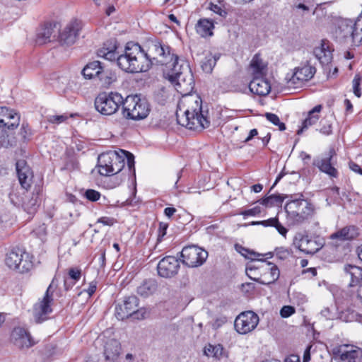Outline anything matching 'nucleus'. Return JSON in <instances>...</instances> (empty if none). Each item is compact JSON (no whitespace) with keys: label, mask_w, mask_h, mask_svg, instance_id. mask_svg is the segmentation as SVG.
Instances as JSON below:
<instances>
[{"label":"nucleus","mask_w":362,"mask_h":362,"mask_svg":"<svg viewBox=\"0 0 362 362\" xmlns=\"http://www.w3.org/2000/svg\"><path fill=\"white\" fill-rule=\"evenodd\" d=\"M124 98L117 92L101 93L95 99V110L103 115L110 116L123 106Z\"/></svg>","instance_id":"nucleus-8"},{"label":"nucleus","mask_w":362,"mask_h":362,"mask_svg":"<svg viewBox=\"0 0 362 362\" xmlns=\"http://www.w3.org/2000/svg\"><path fill=\"white\" fill-rule=\"evenodd\" d=\"M247 276L262 284L274 283L279 277L278 267L270 262L260 260L252 262L246 267Z\"/></svg>","instance_id":"nucleus-5"},{"label":"nucleus","mask_w":362,"mask_h":362,"mask_svg":"<svg viewBox=\"0 0 362 362\" xmlns=\"http://www.w3.org/2000/svg\"><path fill=\"white\" fill-rule=\"evenodd\" d=\"M322 110V105H318L309 111L308 117L303 122L302 127L298 130L297 134H300L304 130L309 127L315 124L319 119V113Z\"/></svg>","instance_id":"nucleus-31"},{"label":"nucleus","mask_w":362,"mask_h":362,"mask_svg":"<svg viewBox=\"0 0 362 362\" xmlns=\"http://www.w3.org/2000/svg\"><path fill=\"white\" fill-rule=\"evenodd\" d=\"M358 235V228L354 226L344 227L339 230L332 233L331 239H337L340 241L351 240Z\"/></svg>","instance_id":"nucleus-27"},{"label":"nucleus","mask_w":362,"mask_h":362,"mask_svg":"<svg viewBox=\"0 0 362 362\" xmlns=\"http://www.w3.org/2000/svg\"><path fill=\"white\" fill-rule=\"evenodd\" d=\"M98 56L110 61L117 59L118 66L129 73H139L148 71L155 62L167 64L168 60L175 61L176 55L170 54V48L159 40H152L148 42V49L145 52L138 43L129 42L127 44L124 52L118 55L116 46L110 48L103 47L98 51Z\"/></svg>","instance_id":"nucleus-1"},{"label":"nucleus","mask_w":362,"mask_h":362,"mask_svg":"<svg viewBox=\"0 0 362 362\" xmlns=\"http://www.w3.org/2000/svg\"><path fill=\"white\" fill-rule=\"evenodd\" d=\"M320 132L325 134L329 135L332 132L331 126L329 125L327 127H324L320 129Z\"/></svg>","instance_id":"nucleus-64"},{"label":"nucleus","mask_w":362,"mask_h":362,"mask_svg":"<svg viewBox=\"0 0 362 362\" xmlns=\"http://www.w3.org/2000/svg\"><path fill=\"white\" fill-rule=\"evenodd\" d=\"M20 117L13 110L0 107V127L13 129L19 125Z\"/></svg>","instance_id":"nucleus-20"},{"label":"nucleus","mask_w":362,"mask_h":362,"mask_svg":"<svg viewBox=\"0 0 362 362\" xmlns=\"http://www.w3.org/2000/svg\"><path fill=\"white\" fill-rule=\"evenodd\" d=\"M265 117L273 124L278 126L279 130L283 131L286 129L284 123L280 122L279 117L273 113H266Z\"/></svg>","instance_id":"nucleus-41"},{"label":"nucleus","mask_w":362,"mask_h":362,"mask_svg":"<svg viewBox=\"0 0 362 362\" xmlns=\"http://www.w3.org/2000/svg\"><path fill=\"white\" fill-rule=\"evenodd\" d=\"M24 210L29 214H33L36 212L38 207V202L36 197H31L23 204Z\"/></svg>","instance_id":"nucleus-39"},{"label":"nucleus","mask_w":362,"mask_h":362,"mask_svg":"<svg viewBox=\"0 0 362 362\" xmlns=\"http://www.w3.org/2000/svg\"><path fill=\"white\" fill-rule=\"evenodd\" d=\"M361 81V76L359 74H356L353 81V92L356 96L360 98L361 95V90L360 88Z\"/></svg>","instance_id":"nucleus-44"},{"label":"nucleus","mask_w":362,"mask_h":362,"mask_svg":"<svg viewBox=\"0 0 362 362\" xmlns=\"http://www.w3.org/2000/svg\"><path fill=\"white\" fill-rule=\"evenodd\" d=\"M339 362H362V349L353 345L343 344L333 351Z\"/></svg>","instance_id":"nucleus-16"},{"label":"nucleus","mask_w":362,"mask_h":362,"mask_svg":"<svg viewBox=\"0 0 362 362\" xmlns=\"http://www.w3.org/2000/svg\"><path fill=\"white\" fill-rule=\"evenodd\" d=\"M361 317L354 310H351L348 309L346 310V313H343L341 316V318L346 322H352L354 320H357L358 317Z\"/></svg>","instance_id":"nucleus-45"},{"label":"nucleus","mask_w":362,"mask_h":362,"mask_svg":"<svg viewBox=\"0 0 362 362\" xmlns=\"http://www.w3.org/2000/svg\"><path fill=\"white\" fill-rule=\"evenodd\" d=\"M147 100L137 95H128L124 99L122 115L125 119L141 120L145 119L150 112Z\"/></svg>","instance_id":"nucleus-7"},{"label":"nucleus","mask_w":362,"mask_h":362,"mask_svg":"<svg viewBox=\"0 0 362 362\" xmlns=\"http://www.w3.org/2000/svg\"><path fill=\"white\" fill-rule=\"evenodd\" d=\"M242 255L245 256L246 258L255 259L257 257L263 256V255L257 254L254 252H250L247 249H243V252H240Z\"/></svg>","instance_id":"nucleus-52"},{"label":"nucleus","mask_w":362,"mask_h":362,"mask_svg":"<svg viewBox=\"0 0 362 362\" xmlns=\"http://www.w3.org/2000/svg\"><path fill=\"white\" fill-rule=\"evenodd\" d=\"M250 66L254 76H264L267 72V64L261 58L259 54L254 55L250 62Z\"/></svg>","instance_id":"nucleus-32"},{"label":"nucleus","mask_w":362,"mask_h":362,"mask_svg":"<svg viewBox=\"0 0 362 362\" xmlns=\"http://www.w3.org/2000/svg\"><path fill=\"white\" fill-rule=\"evenodd\" d=\"M79 26L76 22L68 24L59 34L62 45L71 46L75 43L79 35Z\"/></svg>","instance_id":"nucleus-21"},{"label":"nucleus","mask_w":362,"mask_h":362,"mask_svg":"<svg viewBox=\"0 0 362 362\" xmlns=\"http://www.w3.org/2000/svg\"><path fill=\"white\" fill-rule=\"evenodd\" d=\"M180 267V262L177 258L167 256L158 262V274L163 278H171L177 274Z\"/></svg>","instance_id":"nucleus-17"},{"label":"nucleus","mask_w":362,"mask_h":362,"mask_svg":"<svg viewBox=\"0 0 362 362\" xmlns=\"http://www.w3.org/2000/svg\"><path fill=\"white\" fill-rule=\"evenodd\" d=\"M259 321V316L255 312L250 310L243 312L235 320V329L240 334H246L257 327Z\"/></svg>","instance_id":"nucleus-12"},{"label":"nucleus","mask_w":362,"mask_h":362,"mask_svg":"<svg viewBox=\"0 0 362 362\" xmlns=\"http://www.w3.org/2000/svg\"><path fill=\"white\" fill-rule=\"evenodd\" d=\"M344 271L350 276L351 281L349 286L351 287L360 286L362 284V269L354 265H346Z\"/></svg>","instance_id":"nucleus-30"},{"label":"nucleus","mask_w":362,"mask_h":362,"mask_svg":"<svg viewBox=\"0 0 362 362\" xmlns=\"http://www.w3.org/2000/svg\"><path fill=\"white\" fill-rule=\"evenodd\" d=\"M98 79L101 85L104 87H109L111 84L117 81V75L115 71L111 69H102Z\"/></svg>","instance_id":"nucleus-35"},{"label":"nucleus","mask_w":362,"mask_h":362,"mask_svg":"<svg viewBox=\"0 0 362 362\" xmlns=\"http://www.w3.org/2000/svg\"><path fill=\"white\" fill-rule=\"evenodd\" d=\"M76 283H74V281H71L69 279H64V287L66 290H69Z\"/></svg>","instance_id":"nucleus-60"},{"label":"nucleus","mask_w":362,"mask_h":362,"mask_svg":"<svg viewBox=\"0 0 362 362\" xmlns=\"http://www.w3.org/2000/svg\"><path fill=\"white\" fill-rule=\"evenodd\" d=\"M218 59L219 56L217 54H206L201 63L202 70L207 74L211 73Z\"/></svg>","instance_id":"nucleus-36"},{"label":"nucleus","mask_w":362,"mask_h":362,"mask_svg":"<svg viewBox=\"0 0 362 362\" xmlns=\"http://www.w3.org/2000/svg\"><path fill=\"white\" fill-rule=\"evenodd\" d=\"M16 172L19 182L22 187L28 189L30 187L33 173L24 160H19L16 164Z\"/></svg>","instance_id":"nucleus-22"},{"label":"nucleus","mask_w":362,"mask_h":362,"mask_svg":"<svg viewBox=\"0 0 362 362\" xmlns=\"http://www.w3.org/2000/svg\"><path fill=\"white\" fill-rule=\"evenodd\" d=\"M284 362H300L299 358L296 355H291L285 359Z\"/></svg>","instance_id":"nucleus-62"},{"label":"nucleus","mask_w":362,"mask_h":362,"mask_svg":"<svg viewBox=\"0 0 362 362\" xmlns=\"http://www.w3.org/2000/svg\"><path fill=\"white\" fill-rule=\"evenodd\" d=\"M214 28V22L208 18L199 19L195 25L196 32L202 37L212 36Z\"/></svg>","instance_id":"nucleus-28"},{"label":"nucleus","mask_w":362,"mask_h":362,"mask_svg":"<svg viewBox=\"0 0 362 362\" xmlns=\"http://www.w3.org/2000/svg\"><path fill=\"white\" fill-rule=\"evenodd\" d=\"M294 245L305 254L313 255L319 251L323 244L320 241L310 238L308 235H297L294 238Z\"/></svg>","instance_id":"nucleus-18"},{"label":"nucleus","mask_w":362,"mask_h":362,"mask_svg":"<svg viewBox=\"0 0 362 362\" xmlns=\"http://www.w3.org/2000/svg\"><path fill=\"white\" fill-rule=\"evenodd\" d=\"M300 197L291 200L285 206L288 221L292 225L302 224L315 214V207L308 200Z\"/></svg>","instance_id":"nucleus-6"},{"label":"nucleus","mask_w":362,"mask_h":362,"mask_svg":"<svg viewBox=\"0 0 362 362\" xmlns=\"http://www.w3.org/2000/svg\"><path fill=\"white\" fill-rule=\"evenodd\" d=\"M261 212V208L259 206H255L252 209L245 210L240 213L244 216H255Z\"/></svg>","instance_id":"nucleus-48"},{"label":"nucleus","mask_w":362,"mask_h":362,"mask_svg":"<svg viewBox=\"0 0 362 362\" xmlns=\"http://www.w3.org/2000/svg\"><path fill=\"white\" fill-rule=\"evenodd\" d=\"M177 123L189 129H204L210 122L202 110V100L199 98H189L181 101L176 112Z\"/></svg>","instance_id":"nucleus-2"},{"label":"nucleus","mask_w":362,"mask_h":362,"mask_svg":"<svg viewBox=\"0 0 362 362\" xmlns=\"http://www.w3.org/2000/svg\"><path fill=\"white\" fill-rule=\"evenodd\" d=\"M315 73V68L310 65H303L296 69L288 83L296 87L310 80Z\"/></svg>","instance_id":"nucleus-19"},{"label":"nucleus","mask_w":362,"mask_h":362,"mask_svg":"<svg viewBox=\"0 0 362 362\" xmlns=\"http://www.w3.org/2000/svg\"><path fill=\"white\" fill-rule=\"evenodd\" d=\"M274 227L277 230L279 234L286 237L288 230L279 221L278 218L276 219V223H275Z\"/></svg>","instance_id":"nucleus-53"},{"label":"nucleus","mask_w":362,"mask_h":362,"mask_svg":"<svg viewBox=\"0 0 362 362\" xmlns=\"http://www.w3.org/2000/svg\"><path fill=\"white\" fill-rule=\"evenodd\" d=\"M209 9L214 13L218 15L220 17L225 18L228 15L226 10L221 6L216 4L214 2L211 1L209 4Z\"/></svg>","instance_id":"nucleus-40"},{"label":"nucleus","mask_w":362,"mask_h":362,"mask_svg":"<svg viewBox=\"0 0 362 362\" xmlns=\"http://www.w3.org/2000/svg\"><path fill=\"white\" fill-rule=\"evenodd\" d=\"M258 134V132L256 129H252L250 130L249 135L245 139V142H247L250 141L254 136H257Z\"/></svg>","instance_id":"nucleus-59"},{"label":"nucleus","mask_w":362,"mask_h":362,"mask_svg":"<svg viewBox=\"0 0 362 362\" xmlns=\"http://www.w3.org/2000/svg\"><path fill=\"white\" fill-rule=\"evenodd\" d=\"M310 346L305 349L303 355V362H308L310 360Z\"/></svg>","instance_id":"nucleus-61"},{"label":"nucleus","mask_w":362,"mask_h":362,"mask_svg":"<svg viewBox=\"0 0 362 362\" xmlns=\"http://www.w3.org/2000/svg\"><path fill=\"white\" fill-rule=\"evenodd\" d=\"M168 225L167 223H160L158 228V241L160 242L163 238L166 235Z\"/></svg>","instance_id":"nucleus-50"},{"label":"nucleus","mask_w":362,"mask_h":362,"mask_svg":"<svg viewBox=\"0 0 362 362\" xmlns=\"http://www.w3.org/2000/svg\"><path fill=\"white\" fill-rule=\"evenodd\" d=\"M336 152L334 148H330L329 151L316 158L313 160V165L316 166L321 172L328 175L330 177H337L339 173L334 167L336 161Z\"/></svg>","instance_id":"nucleus-15"},{"label":"nucleus","mask_w":362,"mask_h":362,"mask_svg":"<svg viewBox=\"0 0 362 362\" xmlns=\"http://www.w3.org/2000/svg\"><path fill=\"white\" fill-rule=\"evenodd\" d=\"M176 209L173 207H167L164 209V214L168 218H171L173 215L176 212Z\"/></svg>","instance_id":"nucleus-56"},{"label":"nucleus","mask_w":362,"mask_h":362,"mask_svg":"<svg viewBox=\"0 0 362 362\" xmlns=\"http://www.w3.org/2000/svg\"><path fill=\"white\" fill-rule=\"evenodd\" d=\"M349 167L353 171L362 175V169L358 164L351 162L349 163Z\"/></svg>","instance_id":"nucleus-57"},{"label":"nucleus","mask_w":362,"mask_h":362,"mask_svg":"<svg viewBox=\"0 0 362 362\" xmlns=\"http://www.w3.org/2000/svg\"><path fill=\"white\" fill-rule=\"evenodd\" d=\"M5 262L10 269L21 273L27 272L33 267L32 256L19 247H13L8 251Z\"/></svg>","instance_id":"nucleus-9"},{"label":"nucleus","mask_w":362,"mask_h":362,"mask_svg":"<svg viewBox=\"0 0 362 362\" xmlns=\"http://www.w3.org/2000/svg\"><path fill=\"white\" fill-rule=\"evenodd\" d=\"M284 197L279 194H272L270 196L266 197L260 200V203L267 206L271 207L274 206H279L281 205L284 202Z\"/></svg>","instance_id":"nucleus-38"},{"label":"nucleus","mask_w":362,"mask_h":362,"mask_svg":"<svg viewBox=\"0 0 362 362\" xmlns=\"http://www.w3.org/2000/svg\"><path fill=\"white\" fill-rule=\"evenodd\" d=\"M53 292L52 281L47 288L44 297L34 305L33 312L35 320L37 322L46 320L48 318V315L52 312L51 305L53 302Z\"/></svg>","instance_id":"nucleus-10"},{"label":"nucleus","mask_w":362,"mask_h":362,"mask_svg":"<svg viewBox=\"0 0 362 362\" xmlns=\"http://www.w3.org/2000/svg\"><path fill=\"white\" fill-rule=\"evenodd\" d=\"M353 22L350 20L342 21L336 30V37L340 40L350 43L353 35Z\"/></svg>","instance_id":"nucleus-26"},{"label":"nucleus","mask_w":362,"mask_h":362,"mask_svg":"<svg viewBox=\"0 0 362 362\" xmlns=\"http://www.w3.org/2000/svg\"><path fill=\"white\" fill-rule=\"evenodd\" d=\"M11 343L21 351H27L37 344L30 332L21 327H15L11 334Z\"/></svg>","instance_id":"nucleus-14"},{"label":"nucleus","mask_w":362,"mask_h":362,"mask_svg":"<svg viewBox=\"0 0 362 362\" xmlns=\"http://www.w3.org/2000/svg\"><path fill=\"white\" fill-rule=\"evenodd\" d=\"M116 222L114 218L103 216L98 219L97 223H102L104 226H112Z\"/></svg>","instance_id":"nucleus-49"},{"label":"nucleus","mask_w":362,"mask_h":362,"mask_svg":"<svg viewBox=\"0 0 362 362\" xmlns=\"http://www.w3.org/2000/svg\"><path fill=\"white\" fill-rule=\"evenodd\" d=\"M96 288H97V282L93 281L89 284L88 288L86 290H85V291H86L88 293L89 296H91L95 292Z\"/></svg>","instance_id":"nucleus-55"},{"label":"nucleus","mask_w":362,"mask_h":362,"mask_svg":"<svg viewBox=\"0 0 362 362\" xmlns=\"http://www.w3.org/2000/svg\"><path fill=\"white\" fill-rule=\"evenodd\" d=\"M252 191L255 193L260 192L262 190L263 186L261 184H256L251 187Z\"/></svg>","instance_id":"nucleus-63"},{"label":"nucleus","mask_w":362,"mask_h":362,"mask_svg":"<svg viewBox=\"0 0 362 362\" xmlns=\"http://www.w3.org/2000/svg\"><path fill=\"white\" fill-rule=\"evenodd\" d=\"M226 322V318L225 317H222L216 320L214 323V327L218 328L221 327L222 325Z\"/></svg>","instance_id":"nucleus-58"},{"label":"nucleus","mask_w":362,"mask_h":362,"mask_svg":"<svg viewBox=\"0 0 362 362\" xmlns=\"http://www.w3.org/2000/svg\"><path fill=\"white\" fill-rule=\"evenodd\" d=\"M85 197L91 202H96L100 197V193L95 189H87L85 192Z\"/></svg>","instance_id":"nucleus-46"},{"label":"nucleus","mask_w":362,"mask_h":362,"mask_svg":"<svg viewBox=\"0 0 362 362\" xmlns=\"http://www.w3.org/2000/svg\"><path fill=\"white\" fill-rule=\"evenodd\" d=\"M53 34V29L51 25L42 28L37 35V42L39 44H45L51 41Z\"/></svg>","instance_id":"nucleus-37"},{"label":"nucleus","mask_w":362,"mask_h":362,"mask_svg":"<svg viewBox=\"0 0 362 362\" xmlns=\"http://www.w3.org/2000/svg\"><path fill=\"white\" fill-rule=\"evenodd\" d=\"M295 313V308L291 305H284L280 310L282 317L286 318Z\"/></svg>","instance_id":"nucleus-47"},{"label":"nucleus","mask_w":362,"mask_h":362,"mask_svg":"<svg viewBox=\"0 0 362 362\" xmlns=\"http://www.w3.org/2000/svg\"><path fill=\"white\" fill-rule=\"evenodd\" d=\"M69 276L66 279L74 281L76 283L81 277V269L77 267H71L68 272Z\"/></svg>","instance_id":"nucleus-43"},{"label":"nucleus","mask_w":362,"mask_h":362,"mask_svg":"<svg viewBox=\"0 0 362 362\" xmlns=\"http://www.w3.org/2000/svg\"><path fill=\"white\" fill-rule=\"evenodd\" d=\"M353 35L351 37V45L354 46H358L362 42V28H359V29H355L354 26L353 27Z\"/></svg>","instance_id":"nucleus-42"},{"label":"nucleus","mask_w":362,"mask_h":362,"mask_svg":"<svg viewBox=\"0 0 362 362\" xmlns=\"http://www.w3.org/2000/svg\"><path fill=\"white\" fill-rule=\"evenodd\" d=\"M139 300L135 296L124 298L121 303L115 306V316L119 320H124L130 316L134 315L139 319L140 311L137 309Z\"/></svg>","instance_id":"nucleus-13"},{"label":"nucleus","mask_w":362,"mask_h":362,"mask_svg":"<svg viewBox=\"0 0 362 362\" xmlns=\"http://www.w3.org/2000/svg\"><path fill=\"white\" fill-rule=\"evenodd\" d=\"M121 354V345L116 339L107 341L103 348V356L106 362H117Z\"/></svg>","instance_id":"nucleus-24"},{"label":"nucleus","mask_w":362,"mask_h":362,"mask_svg":"<svg viewBox=\"0 0 362 362\" xmlns=\"http://www.w3.org/2000/svg\"><path fill=\"white\" fill-rule=\"evenodd\" d=\"M181 257L183 264L189 267H197L206 260L208 252L197 245H189L182 249Z\"/></svg>","instance_id":"nucleus-11"},{"label":"nucleus","mask_w":362,"mask_h":362,"mask_svg":"<svg viewBox=\"0 0 362 362\" xmlns=\"http://www.w3.org/2000/svg\"><path fill=\"white\" fill-rule=\"evenodd\" d=\"M67 119L65 115H52L49 117V122L54 124H60Z\"/></svg>","instance_id":"nucleus-51"},{"label":"nucleus","mask_w":362,"mask_h":362,"mask_svg":"<svg viewBox=\"0 0 362 362\" xmlns=\"http://www.w3.org/2000/svg\"><path fill=\"white\" fill-rule=\"evenodd\" d=\"M277 218H271L267 220L261 221V225L264 227H274L275 223H276Z\"/></svg>","instance_id":"nucleus-54"},{"label":"nucleus","mask_w":362,"mask_h":362,"mask_svg":"<svg viewBox=\"0 0 362 362\" xmlns=\"http://www.w3.org/2000/svg\"><path fill=\"white\" fill-rule=\"evenodd\" d=\"M170 73L167 78L174 85L176 90L183 95H188L193 89L194 81L189 65L184 60L175 57Z\"/></svg>","instance_id":"nucleus-4"},{"label":"nucleus","mask_w":362,"mask_h":362,"mask_svg":"<svg viewBox=\"0 0 362 362\" xmlns=\"http://www.w3.org/2000/svg\"><path fill=\"white\" fill-rule=\"evenodd\" d=\"M314 54L320 62L325 65L331 62L332 59V50L329 48V42L322 41L319 47L314 49Z\"/></svg>","instance_id":"nucleus-25"},{"label":"nucleus","mask_w":362,"mask_h":362,"mask_svg":"<svg viewBox=\"0 0 362 362\" xmlns=\"http://www.w3.org/2000/svg\"><path fill=\"white\" fill-rule=\"evenodd\" d=\"M126 161L129 170H134V156L132 153L122 149L101 153L98 158V173L107 177L116 175L124 168Z\"/></svg>","instance_id":"nucleus-3"},{"label":"nucleus","mask_w":362,"mask_h":362,"mask_svg":"<svg viewBox=\"0 0 362 362\" xmlns=\"http://www.w3.org/2000/svg\"><path fill=\"white\" fill-rule=\"evenodd\" d=\"M204 354L208 357H214L216 359H221L227 356V353L221 344H209L204 347Z\"/></svg>","instance_id":"nucleus-34"},{"label":"nucleus","mask_w":362,"mask_h":362,"mask_svg":"<svg viewBox=\"0 0 362 362\" xmlns=\"http://www.w3.org/2000/svg\"><path fill=\"white\" fill-rule=\"evenodd\" d=\"M103 66L99 61L88 63L82 69L81 74L86 79L98 78Z\"/></svg>","instance_id":"nucleus-29"},{"label":"nucleus","mask_w":362,"mask_h":362,"mask_svg":"<svg viewBox=\"0 0 362 362\" xmlns=\"http://www.w3.org/2000/svg\"><path fill=\"white\" fill-rule=\"evenodd\" d=\"M250 90L256 95L264 96L269 93L271 85L263 76H255L249 84Z\"/></svg>","instance_id":"nucleus-23"},{"label":"nucleus","mask_w":362,"mask_h":362,"mask_svg":"<svg viewBox=\"0 0 362 362\" xmlns=\"http://www.w3.org/2000/svg\"><path fill=\"white\" fill-rule=\"evenodd\" d=\"M157 287V282L154 279L145 280L138 286L137 293L143 298H147L156 292Z\"/></svg>","instance_id":"nucleus-33"}]
</instances>
